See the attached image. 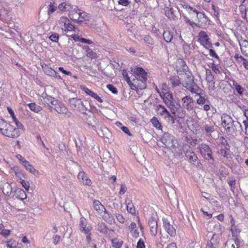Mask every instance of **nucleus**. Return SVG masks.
I'll return each mask as SVG.
<instances>
[{"label": "nucleus", "instance_id": "obj_35", "mask_svg": "<svg viewBox=\"0 0 248 248\" xmlns=\"http://www.w3.org/2000/svg\"><path fill=\"white\" fill-rule=\"evenodd\" d=\"M219 143L217 145L218 148H222L226 149H229L230 148V146L229 145L227 140L224 137H221L219 139Z\"/></svg>", "mask_w": 248, "mask_h": 248}, {"label": "nucleus", "instance_id": "obj_42", "mask_svg": "<svg viewBox=\"0 0 248 248\" xmlns=\"http://www.w3.org/2000/svg\"><path fill=\"white\" fill-rule=\"evenodd\" d=\"M240 12L241 14V17L244 19H247V10L244 4H241L239 6Z\"/></svg>", "mask_w": 248, "mask_h": 248}, {"label": "nucleus", "instance_id": "obj_46", "mask_svg": "<svg viewBox=\"0 0 248 248\" xmlns=\"http://www.w3.org/2000/svg\"><path fill=\"white\" fill-rule=\"evenodd\" d=\"M219 173L220 174V177L221 176L222 177H226L229 174V171L226 168L221 167L219 170Z\"/></svg>", "mask_w": 248, "mask_h": 248}, {"label": "nucleus", "instance_id": "obj_40", "mask_svg": "<svg viewBox=\"0 0 248 248\" xmlns=\"http://www.w3.org/2000/svg\"><path fill=\"white\" fill-rule=\"evenodd\" d=\"M151 122L154 126L155 127L156 129L162 130V126L156 117H154L152 119H151Z\"/></svg>", "mask_w": 248, "mask_h": 248}, {"label": "nucleus", "instance_id": "obj_14", "mask_svg": "<svg viewBox=\"0 0 248 248\" xmlns=\"http://www.w3.org/2000/svg\"><path fill=\"white\" fill-rule=\"evenodd\" d=\"M69 103L70 107L74 110L78 111L82 105V101L80 99L72 98L69 99Z\"/></svg>", "mask_w": 248, "mask_h": 248}, {"label": "nucleus", "instance_id": "obj_2", "mask_svg": "<svg viewBox=\"0 0 248 248\" xmlns=\"http://www.w3.org/2000/svg\"><path fill=\"white\" fill-rule=\"evenodd\" d=\"M221 118L222 125L229 135H233L236 132L238 124L241 126L238 121L233 120L230 116L226 113H223Z\"/></svg>", "mask_w": 248, "mask_h": 248}, {"label": "nucleus", "instance_id": "obj_53", "mask_svg": "<svg viewBox=\"0 0 248 248\" xmlns=\"http://www.w3.org/2000/svg\"><path fill=\"white\" fill-rule=\"evenodd\" d=\"M81 89L84 91V92L88 95H90V96H92L93 94L94 93V92H93L92 91H91L90 89L88 88L87 87L84 86H81Z\"/></svg>", "mask_w": 248, "mask_h": 248}, {"label": "nucleus", "instance_id": "obj_43", "mask_svg": "<svg viewBox=\"0 0 248 248\" xmlns=\"http://www.w3.org/2000/svg\"><path fill=\"white\" fill-rule=\"evenodd\" d=\"M219 150L217 153L221 155L224 157L228 158V155H229L230 149H226L222 148H218Z\"/></svg>", "mask_w": 248, "mask_h": 248}, {"label": "nucleus", "instance_id": "obj_30", "mask_svg": "<svg viewBox=\"0 0 248 248\" xmlns=\"http://www.w3.org/2000/svg\"><path fill=\"white\" fill-rule=\"evenodd\" d=\"M96 230L103 234H107L108 233V227L103 222H100L97 224Z\"/></svg>", "mask_w": 248, "mask_h": 248}, {"label": "nucleus", "instance_id": "obj_21", "mask_svg": "<svg viewBox=\"0 0 248 248\" xmlns=\"http://www.w3.org/2000/svg\"><path fill=\"white\" fill-rule=\"evenodd\" d=\"M155 108L157 114L164 117V118L169 115V112L164 106L161 105H155Z\"/></svg>", "mask_w": 248, "mask_h": 248}, {"label": "nucleus", "instance_id": "obj_3", "mask_svg": "<svg viewBox=\"0 0 248 248\" xmlns=\"http://www.w3.org/2000/svg\"><path fill=\"white\" fill-rule=\"evenodd\" d=\"M198 147L202 156L207 160L210 164L214 165L215 158L213 155L212 150L209 145L202 143L200 144Z\"/></svg>", "mask_w": 248, "mask_h": 248}, {"label": "nucleus", "instance_id": "obj_18", "mask_svg": "<svg viewBox=\"0 0 248 248\" xmlns=\"http://www.w3.org/2000/svg\"><path fill=\"white\" fill-rule=\"evenodd\" d=\"M102 218L107 223L112 225L115 223V221L113 215L108 212L106 209L104 211V214L102 215Z\"/></svg>", "mask_w": 248, "mask_h": 248}, {"label": "nucleus", "instance_id": "obj_23", "mask_svg": "<svg viewBox=\"0 0 248 248\" xmlns=\"http://www.w3.org/2000/svg\"><path fill=\"white\" fill-rule=\"evenodd\" d=\"M134 72L140 78H141V80L142 82L146 81L147 79V73L142 68L140 67H137L134 69Z\"/></svg>", "mask_w": 248, "mask_h": 248}, {"label": "nucleus", "instance_id": "obj_24", "mask_svg": "<svg viewBox=\"0 0 248 248\" xmlns=\"http://www.w3.org/2000/svg\"><path fill=\"white\" fill-rule=\"evenodd\" d=\"M169 149L171 150L175 157H181L183 155V150L182 151L177 142V144H174V146H171Z\"/></svg>", "mask_w": 248, "mask_h": 248}, {"label": "nucleus", "instance_id": "obj_36", "mask_svg": "<svg viewBox=\"0 0 248 248\" xmlns=\"http://www.w3.org/2000/svg\"><path fill=\"white\" fill-rule=\"evenodd\" d=\"M141 37V40H143L149 46H152L154 45V40L150 35H144Z\"/></svg>", "mask_w": 248, "mask_h": 248}, {"label": "nucleus", "instance_id": "obj_38", "mask_svg": "<svg viewBox=\"0 0 248 248\" xmlns=\"http://www.w3.org/2000/svg\"><path fill=\"white\" fill-rule=\"evenodd\" d=\"M42 69L45 73L50 77H52L53 73L55 71L51 68L48 67L46 64L44 63L42 65Z\"/></svg>", "mask_w": 248, "mask_h": 248}, {"label": "nucleus", "instance_id": "obj_63", "mask_svg": "<svg viewBox=\"0 0 248 248\" xmlns=\"http://www.w3.org/2000/svg\"><path fill=\"white\" fill-rule=\"evenodd\" d=\"M213 239L212 238L210 241L208 242L206 248H216V244L213 242Z\"/></svg>", "mask_w": 248, "mask_h": 248}, {"label": "nucleus", "instance_id": "obj_39", "mask_svg": "<svg viewBox=\"0 0 248 248\" xmlns=\"http://www.w3.org/2000/svg\"><path fill=\"white\" fill-rule=\"evenodd\" d=\"M28 106L31 109V110L35 112L38 113L42 110V108L38 105H36L35 103H31L28 104Z\"/></svg>", "mask_w": 248, "mask_h": 248}, {"label": "nucleus", "instance_id": "obj_17", "mask_svg": "<svg viewBox=\"0 0 248 248\" xmlns=\"http://www.w3.org/2000/svg\"><path fill=\"white\" fill-rule=\"evenodd\" d=\"M167 106L170 108L171 112L174 115H176V114L180 110H182L180 104L179 102H176L175 99L172 101V103L170 104L167 105Z\"/></svg>", "mask_w": 248, "mask_h": 248}, {"label": "nucleus", "instance_id": "obj_52", "mask_svg": "<svg viewBox=\"0 0 248 248\" xmlns=\"http://www.w3.org/2000/svg\"><path fill=\"white\" fill-rule=\"evenodd\" d=\"M87 226V221L84 217H81L79 222V230L84 228Z\"/></svg>", "mask_w": 248, "mask_h": 248}, {"label": "nucleus", "instance_id": "obj_55", "mask_svg": "<svg viewBox=\"0 0 248 248\" xmlns=\"http://www.w3.org/2000/svg\"><path fill=\"white\" fill-rule=\"evenodd\" d=\"M107 87L112 93L114 94H117L118 93L117 88L113 85L108 84Z\"/></svg>", "mask_w": 248, "mask_h": 248}, {"label": "nucleus", "instance_id": "obj_58", "mask_svg": "<svg viewBox=\"0 0 248 248\" xmlns=\"http://www.w3.org/2000/svg\"><path fill=\"white\" fill-rule=\"evenodd\" d=\"M92 230V227L91 226H86L84 228L81 229L80 231L81 232L84 233V234H87L91 233V231Z\"/></svg>", "mask_w": 248, "mask_h": 248}, {"label": "nucleus", "instance_id": "obj_25", "mask_svg": "<svg viewBox=\"0 0 248 248\" xmlns=\"http://www.w3.org/2000/svg\"><path fill=\"white\" fill-rule=\"evenodd\" d=\"M14 196L20 200L23 201L27 198V195L25 191L20 188H17L15 191Z\"/></svg>", "mask_w": 248, "mask_h": 248}, {"label": "nucleus", "instance_id": "obj_13", "mask_svg": "<svg viewBox=\"0 0 248 248\" xmlns=\"http://www.w3.org/2000/svg\"><path fill=\"white\" fill-rule=\"evenodd\" d=\"M78 179L83 183V185L87 186H91L92 182L89 178L85 172L83 171H80L78 175Z\"/></svg>", "mask_w": 248, "mask_h": 248}, {"label": "nucleus", "instance_id": "obj_32", "mask_svg": "<svg viewBox=\"0 0 248 248\" xmlns=\"http://www.w3.org/2000/svg\"><path fill=\"white\" fill-rule=\"evenodd\" d=\"M129 229L133 237L137 238L139 236V232L137 229L136 224L133 222L129 226Z\"/></svg>", "mask_w": 248, "mask_h": 248}, {"label": "nucleus", "instance_id": "obj_7", "mask_svg": "<svg viewBox=\"0 0 248 248\" xmlns=\"http://www.w3.org/2000/svg\"><path fill=\"white\" fill-rule=\"evenodd\" d=\"M19 132L17 129L9 123L1 133L8 137L15 138L19 136Z\"/></svg>", "mask_w": 248, "mask_h": 248}, {"label": "nucleus", "instance_id": "obj_56", "mask_svg": "<svg viewBox=\"0 0 248 248\" xmlns=\"http://www.w3.org/2000/svg\"><path fill=\"white\" fill-rule=\"evenodd\" d=\"M208 88L210 91H214L215 89V82L214 80L207 81Z\"/></svg>", "mask_w": 248, "mask_h": 248}, {"label": "nucleus", "instance_id": "obj_64", "mask_svg": "<svg viewBox=\"0 0 248 248\" xmlns=\"http://www.w3.org/2000/svg\"><path fill=\"white\" fill-rule=\"evenodd\" d=\"M56 10V7L52 4H50L49 5L48 10L47 11L48 14L50 15L54 12Z\"/></svg>", "mask_w": 248, "mask_h": 248}, {"label": "nucleus", "instance_id": "obj_11", "mask_svg": "<svg viewBox=\"0 0 248 248\" xmlns=\"http://www.w3.org/2000/svg\"><path fill=\"white\" fill-rule=\"evenodd\" d=\"M202 131L207 136H211L212 133L214 132L216 130V126L215 124H205L202 127Z\"/></svg>", "mask_w": 248, "mask_h": 248}, {"label": "nucleus", "instance_id": "obj_44", "mask_svg": "<svg viewBox=\"0 0 248 248\" xmlns=\"http://www.w3.org/2000/svg\"><path fill=\"white\" fill-rule=\"evenodd\" d=\"M196 17L199 22H206L207 19V17L204 14V13L200 12L197 13Z\"/></svg>", "mask_w": 248, "mask_h": 248}, {"label": "nucleus", "instance_id": "obj_45", "mask_svg": "<svg viewBox=\"0 0 248 248\" xmlns=\"http://www.w3.org/2000/svg\"><path fill=\"white\" fill-rule=\"evenodd\" d=\"M123 243V241H120L116 238L111 240L112 246L115 248H121Z\"/></svg>", "mask_w": 248, "mask_h": 248}, {"label": "nucleus", "instance_id": "obj_20", "mask_svg": "<svg viewBox=\"0 0 248 248\" xmlns=\"http://www.w3.org/2000/svg\"><path fill=\"white\" fill-rule=\"evenodd\" d=\"M165 14L166 16L170 20H174L176 19V11L172 7H166L165 8Z\"/></svg>", "mask_w": 248, "mask_h": 248}, {"label": "nucleus", "instance_id": "obj_50", "mask_svg": "<svg viewBox=\"0 0 248 248\" xmlns=\"http://www.w3.org/2000/svg\"><path fill=\"white\" fill-rule=\"evenodd\" d=\"M8 124L3 119H0V131L1 133H2Z\"/></svg>", "mask_w": 248, "mask_h": 248}, {"label": "nucleus", "instance_id": "obj_6", "mask_svg": "<svg viewBox=\"0 0 248 248\" xmlns=\"http://www.w3.org/2000/svg\"><path fill=\"white\" fill-rule=\"evenodd\" d=\"M183 152L190 163L194 164L195 162L197 161L198 157L190 146L188 145L184 146L183 147Z\"/></svg>", "mask_w": 248, "mask_h": 248}, {"label": "nucleus", "instance_id": "obj_41", "mask_svg": "<svg viewBox=\"0 0 248 248\" xmlns=\"http://www.w3.org/2000/svg\"><path fill=\"white\" fill-rule=\"evenodd\" d=\"M228 184L231 187V190L234 192L236 186V180L233 176L230 177L228 180Z\"/></svg>", "mask_w": 248, "mask_h": 248}, {"label": "nucleus", "instance_id": "obj_31", "mask_svg": "<svg viewBox=\"0 0 248 248\" xmlns=\"http://www.w3.org/2000/svg\"><path fill=\"white\" fill-rule=\"evenodd\" d=\"M169 82L172 88L178 87L181 84L179 77L176 76L170 77L169 78Z\"/></svg>", "mask_w": 248, "mask_h": 248}, {"label": "nucleus", "instance_id": "obj_37", "mask_svg": "<svg viewBox=\"0 0 248 248\" xmlns=\"http://www.w3.org/2000/svg\"><path fill=\"white\" fill-rule=\"evenodd\" d=\"M93 204L94 210L98 212L104 211L106 209L104 205L98 200H94L93 202Z\"/></svg>", "mask_w": 248, "mask_h": 248}, {"label": "nucleus", "instance_id": "obj_5", "mask_svg": "<svg viewBox=\"0 0 248 248\" xmlns=\"http://www.w3.org/2000/svg\"><path fill=\"white\" fill-rule=\"evenodd\" d=\"M181 104L182 111H183V108L186 109L188 111H190L193 110L194 108V100L192 97L186 95L182 98Z\"/></svg>", "mask_w": 248, "mask_h": 248}, {"label": "nucleus", "instance_id": "obj_8", "mask_svg": "<svg viewBox=\"0 0 248 248\" xmlns=\"http://www.w3.org/2000/svg\"><path fill=\"white\" fill-rule=\"evenodd\" d=\"M199 41L202 45L207 49L212 47V44L209 41V37L205 31H201L199 32Z\"/></svg>", "mask_w": 248, "mask_h": 248}, {"label": "nucleus", "instance_id": "obj_10", "mask_svg": "<svg viewBox=\"0 0 248 248\" xmlns=\"http://www.w3.org/2000/svg\"><path fill=\"white\" fill-rule=\"evenodd\" d=\"M163 227L167 233L171 237H174L176 234V230L173 226L170 224V221L167 219L163 220Z\"/></svg>", "mask_w": 248, "mask_h": 248}, {"label": "nucleus", "instance_id": "obj_16", "mask_svg": "<svg viewBox=\"0 0 248 248\" xmlns=\"http://www.w3.org/2000/svg\"><path fill=\"white\" fill-rule=\"evenodd\" d=\"M90 18L91 16L89 14H88L84 11L81 12V11L78 13V17H77L74 21L80 23L83 21H89Z\"/></svg>", "mask_w": 248, "mask_h": 248}, {"label": "nucleus", "instance_id": "obj_4", "mask_svg": "<svg viewBox=\"0 0 248 248\" xmlns=\"http://www.w3.org/2000/svg\"><path fill=\"white\" fill-rule=\"evenodd\" d=\"M160 141L165 145V147L169 149L171 146L177 144V140L175 138L169 133H164L160 138Z\"/></svg>", "mask_w": 248, "mask_h": 248}, {"label": "nucleus", "instance_id": "obj_61", "mask_svg": "<svg viewBox=\"0 0 248 248\" xmlns=\"http://www.w3.org/2000/svg\"><path fill=\"white\" fill-rule=\"evenodd\" d=\"M161 93L162 94H163L164 93H168L169 92V88L168 87L167 85L165 83H163L161 86Z\"/></svg>", "mask_w": 248, "mask_h": 248}, {"label": "nucleus", "instance_id": "obj_19", "mask_svg": "<svg viewBox=\"0 0 248 248\" xmlns=\"http://www.w3.org/2000/svg\"><path fill=\"white\" fill-rule=\"evenodd\" d=\"M53 108L60 114H66L68 111L65 105L62 103L59 102L58 100L56 105H53Z\"/></svg>", "mask_w": 248, "mask_h": 248}, {"label": "nucleus", "instance_id": "obj_22", "mask_svg": "<svg viewBox=\"0 0 248 248\" xmlns=\"http://www.w3.org/2000/svg\"><path fill=\"white\" fill-rule=\"evenodd\" d=\"M60 22L64 24V26L68 31H72L74 29V26L72 24L69 19L65 16H62L60 18Z\"/></svg>", "mask_w": 248, "mask_h": 248}, {"label": "nucleus", "instance_id": "obj_34", "mask_svg": "<svg viewBox=\"0 0 248 248\" xmlns=\"http://www.w3.org/2000/svg\"><path fill=\"white\" fill-rule=\"evenodd\" d=\"M72 7V5L68 2H63L58 5V9L62 12H69Z\"/></svg>", "mask_w": 248, "mask_h": 248}, {"label": "nucleus", "instance_id": "obj_33", "mask_svg": "<svg viewBox=\"0 0 248 248\" xmlns=\"http://www.w3.org/2000/svg\"><path fill=\"white\" fill-rule=\"evenodd\" d=\"M240 46L242 54L248 57V41L246 40H243L242 43H240Z\"/></svg>", "mask_w": 248, "mask_h": 248}, {"label": "nucleus", "instance_id": "obj_12", "mask_svg": "<svg viewBox=\"0 0 248 248\" xmlns=\"http://www.w3.org/2000/svg\"><path fill=\"white\" fill-rule=\"evenodd\" d=\"M42 97L43 98V103H44L46 106L51 107V108H53V105H56V103L57 102V99L47 95L46 93L45 94L43 93L42 94Z\"/></svg>", "mask_w": 248, "mask_h": 248}, {"label": "nucleus", "instance_id": "obj_27", "mask_svg": "<svg viewBox=\"0 0 248 248\" xmlns=\"http://www.w3.org/2000/svg\"><path fill=\"white\" fill-rule=\"evenodd\" d=\"M70 9L68 16L71 20L74 21V20L77 17V15L75 16V15H78V13L80 12L81 10L79 9L78 6H73L72 5L71 8Z\"/></svg>", "mask_w": 248, "mask_h": 248}, {"label": "nucleus", "instance_id": "obj_60", "mask_svg": "<svg viewBox=\"0 0 248 248\" xmlns=\"http://www.w3.org/2000/svg\"><path fill=\"white\" fill-rule=\"evenodd\" d=\"M116 217L117 220L121 223H124L125 222V218L124 216L120 214H116Z\"/></svg>", "mask_w": 248, "mask_h": 248}, {"label": "nucleus", "instance_id": "obj_9", "mask_svg": "<svg viewBox=\"0 0 248 248\" xmlns=\"http://www.w3.org/2000/svg\"><path fill=\"white\" fill-rule=\"evenodd\" d=\"M199 96V98L197 99L196 102L198 104L201 105L206 103H209L208 97L204 91L200 88V90H197V92L193 93Z\"/></svg>", "mask_w": 248, "mask_h": 248}, {"label": "nucleus", "instance_id": "obj_47", "mask_svg": "<svg viewBox=\"0 0 248 248\" xmlns=\"http://www.w3.org/2000/svg\"><path fill=\"white\" fill-rule=\"evenodd\" d=\"M205 77L206 81L214 80V76L212 74L211 71L208 69L206 70Z\"/></svg>", "mask_w": 248, "mask_h": 248}, {"label": "nucleus", "instance_id": "obj_29", "mask_svg": "<svg viewBox=\"0 0 248 248\" xmlns=\"http://www.w3.org/2000/svg\"><path fill=\"white\" fill-rule=\"evenodd\" d=\"M160 97L166 105L170 104L174 100L172 93L170 92L162 94Z\"/></svg>", "mask_w": 248, "mask_h": 248}, {"label": "nucleus", "instance_id": "obj_62", "mask_svg": "<svg viewBox=\"0 0 248 248\" xmlns=\"http://www.w3.org/2000/svg\"><path fill=\"white\" fill-rule=\"evenodd\" d=\"M21 184L23 187H24L26 190H29L30 188V184L29 182L25 181L24 180H21Z\"/></svg>", "mask_w": 248, "mask_h": 248}, {"label": "nucleus", "instance_id": "obj_48", "mask_svg": "<svg viewBox=\"0 0 248 248\" xmlns=\"http://www.w3.org/2000/svg\"><path fill=\"white\" fill-rule=\"evenodd\" d=\"M126 205V208L127 211L131 214H134L135 213V209L134 208L133 205L132 203L130 202H127L126 201L125 202Z\"/></svg>", "mask_w": 248, "mask_h": 248}, {"label": "nucleus", "instance_id": "obj_51", "mask_svg": "<svg viewBox=\"0 0 248 248\" xmlns=\"http://www.w3.org/2000/svg\"><path fill=\"white\" fill-rule=\"evenodd\" d=\"M49 38L54 42H58L59 39V35L57 33H54L49 36Z\"/></svg>", "mask_w": 248, "mask_h": 248}, {"label": "nucleus", "instance_id": "obj_28", "mask_svg": "<svg viewBox=\"0 0 248 248\" xmlns=\"http://www.w3.org/2000/svg\"><path fill=\"white\" fill-rule=\"evenodd\" d=\"M87 124L90 128L93 130H96V125H97L98 122L95 117H89L87 120Z\"/></svg>", "mask_w": 248, "mask_h": 248}, {"label": "nucleus", "instance_id": "obj_1", "mask_svg": "<svg viewBox=\"0 0 248 248\" xmlns=\"http://www.w3.org/2000/svg\"><path fill=\"white\" fill-rule=\"evenodd\" d=\"M178 62L180 66H177L178 74L180 75H185V78L182 82L183 86L191 93L197 92V90H200V87L194 82V78L188 70L186 62L183 60H180Z\"/></svg>", "mask_w": 248, "mask_h": 248}, {"label": "nucleus", "instance_id": "obj_49", "mask_svg": "<svg viewBox=\"0 0 248 248\" xmlns=\"http://www.w3.org/2000/svg\"><path fill=\"white\" fill-rule=\"evenodd\" d=\"M233 85L235 86V89L237 93L240 95H242L245 91L244 88H243L241 85L237 84H233Z\"/></svg>", "mask_w": 248, "mask_h": 248}, {"label": "nucleus", "instance_id": "obj_26", "mask_svg": "<svg viewBox=\"0 0 248 248\" xmlns=\"http://www.w3.org/2000/svg\"><path fill=\"white\" fill-rule=\"evenodd\" d=\"M173 32L170 30L164 31L163 33V37L166 43H173Z\"/></svg>", "mask_w": 248, "mask_h": 248}, {"label": "nucleus", "instance_id": "obj_54", "mask_svg": "<svg viewBox=\"0 0 248 248\" xmlns=\"http://www.w3.org/2000/svg\"><path fill=\"white\" fill-rule=\"evenodd\" d=\"M26 169L28 170L30 172L35 175L38 173V171L34 169L33 166L31 164L28 166L26 168Z\"/></svg>", "mask_w": 248, "mask_h": 248}, {"label": "nucleus", "instance_id": "obj_15", "mask_svg": "<svg viewBox=\"0 0 248 248\" xmlns=\"http://www.w3.org/2000/svg\"><path fill=\"white\" fill-rule=\"evenodd\" d=\"M148 224L150 228V232L153 236H156L157 231V223L156 219L154 217L149 219Z\"/></svg>", "mask_w": 248, "mask_h": 248}, {"label": "nucleus", "instance_id": "obj_57", "mask_svg": "<svg viewBox=\"0 0 248 248\" xmlns=\"http://www.w3.org/2000/svg\"><path fill=\"white\" fill-rule=\"evenodd\" d=\"M86 55L91 58V59H95L97 57L96 53L93 52L92 49H91L88 53H86Z\"/></svg>", "mask_w": 248, "mask_h": 248}, {"label": "nucleus", "instance_id": "obj_59", "mask_svg": "<svg viewBox=\"0 0 248 248\" xmlns=\"http://www.w3.org/2000/svg\"><path fill=\"white\" fill-rule=\"evenodd\" d=\"M127 190V186L125 184H121L120 190L119 192V195H124Z\"/></svg>", "mask_w": 248, "mask_h": 248}]
</instances>
